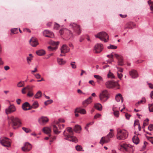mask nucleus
I'll use <instances>...</instances> for the list:
<instances>
[{
  "mask_svg": "<svg viewBox=\"0 0 153 153\" xmlns=\"http://www.w3.org/2000/svg\"><path fill=\"white\" fill-rule=\"evenodd\" d=\"M7 139H8V138L7 137H1L0 138V143H1V144H4V143H10L9 142L6 140Z\"/></svg>",
  "mask_w": 153,
  "mask_h": 153,
  "instance_id": "4be33fe9",
  "label": "nucleus"
},
{
  "mask_svg": "<svg viewBox=\"0 0 153 153\" xmlns=\"http://www.w3.org/2000/svg\"><path fill=\"white\" fill-rule=\"evenodd\" d=\"M81 126L79 125H76L74 128V130L75 132L77 133H79L80 131L81 130Z\"/></svg>",
  "mask_w": 153,
  "mask_h": 153,
  "instance_id": "a878e982",
  "label": "nucleus"
},
{
  "mask_svg": "<svg viewBox=\"0 0 153 153\" xmlns=\"http://www.w3.org/2000/svg\"><path fill=\"white\" fill-rule=\"evenodd\" d=\"M75 63V62H71V66L72 68L73 69H75L76 67V65L74 64Z\"/></svg>",
  "mask_w": 153,
  "mask_h": 153,
  "instance_id": "4d7b16f0",
  "label": "nucleus"
},
{
  "mask_svg": "<svg viewBox=\"0 0 153 153\" xmlns=\"http://www.w3.org/2000/svg\"><path fill=\"white\" fill-rule=\"evenodd\" d=\"M29 105V103L27 102H26L22 104V108L24 111H27V107H28Z\"/></svg>",
  "mask_w": 153,
  "mask_h": 153,
  "instance_id": "c85d7f7f",
  "label": "nucleus"
},
{
  "mask_svg": "<svg viewBox=\"0 0 153 153\" xmlns=\"http://www.w3.org/2000/svg\"><path fill=\"white\" fill-rule=\"evenodd\" d=\"M130 75L132 78H135L138 76V74L136 71L133 70L129 72Z\"/></svg>",
  "mask_w": 153,
  "mask_h": 153,
  "instance_id": "aec40b11",
  "label": "nucleus"
},
{
  "mask_svg": "<svg viewBox=\"0 0 153 153\" xmlns=\"http://www.w3.org/2000/svg\"><path fill=\"white\" fill-rule=\"evenodd\" d=\"M77 151H80L81 149H82V147L79 145H77L75 147Z\"/></svg>",
  "mask_w": 153,
  "mask_h": 153,
  "instance_id": "3c124183",
  "label": "nucleus"
},
{
  "mask_svg": "<svg viewBox=\"0 0 153 153\" xmlns=\"http://www.w3.org/2000/svg\"><path fill=\"white\" fill-rule=\"evenodd\" d=\"M116 100L117 102H120L121 100L122 103L123 102V97L122 95L120 94H118L115 97Z\"/></svg>",
  "mask_w": 153,
  "mask_h": 153,
  "instance_id": "412c9836",
  "label": "nucleus"
},
{
  "mask_svg": "<svg viewBox=\"0 0 153 153\" xmlns=\"http://www.w3.org/2000/svg\"><path fill=\"white\" fill-rule=\"evenodd\" d=\"M70 26L78 35H79L81 33V30L79 25L73 23H71L70 25Z\"/></svg>",
  "mask_w": 153,
  "mask_h": 153,
  "instance_id": "39448f33",
  "label": "nucleus"
},
{
  "mask_svg": "<svg viewBox=\"0 0 153 153\" xmlns=\"http://www.w3.org/2000/svg\"><path fill=\"white\" fill-rule=\"evenodd\" d=\"M56 137L55 136H53L52 137H51L50 138V142L51 143L53 142L56 139Z\"/></svg>",
  "mask_w": 153,
  "mask_h": 153,
  "instance_id": "bf43d9fd",
  "label": "nucleus"
},
{
  "mask_svg": "<svg viewBox=\"0 0 153 153\" xmlns=\"http://www.w3.org/2000/svg\"><path fill=\"white\" fill-rule=\"evenodd\" d=\"M69 141L74 142L76 143L78 141L77 138L75 137L70 135Z\"/></svg>",
  "mask_w": 153,
  "mask_h": 153,
  "instance_id": "473e14b6",
  "label": "nucleus"
},
{
  "mask_svg": "<svg viewBox=\"0 0 153 153\" xmlns=\"http://www.w3.org/2000/svg\"><path fill=\"white\" fill-rule=\"evenodd\" d=\"M43 131L45 134H50L51 132V128L48 127H45L43 129Z\"/></svg>",
  "mask_w": 153,
  "mask_h": 153,
  "instance_id": "393cba45",
  "label": "nucleus"
},
{
  "mask_svg": "<svg viewBox=\"0 0 153 153\" xmlns=\"http://www.w3.org/2000/svg\"><path fill=\"white\" fill-rule=\"evenodd\" d=\"M99 97L100 100L102 102H106L108 99V94L106 90L102 91L100 94Z\"/></svg>",
  "mask_w": 153,
  "mask_h": 153,
  "instance_id": "20e7f679",
  "label": "nucleus"
},
{
  "mask_svg": "<svg viewBox=\"0 0 153 153\" xmlns=\"http://www.w3.org/2000/svg\"><path fill=\"white\" fill-rule=\"evenodd\" d=\"M149 109L150 112H153V104H149Z\"/></svg>",
  "mask_w": 153,
  "mask_h": 153,
  "instance_id": "79ce46f5",
  "label": "nucleus"
},
{
  "mask_svg": "<svg viewBox=\"0 0 153 153\" xmlns=\"http://www.w3.org/2000/svg\"><path fill=\"white\" fill-rule=\"evenodd\" d=\"M125 116L127 119L129 120L130 117H131V115L127 113H126L125 114Z\"/></svg>",
  "mask_w": 153,
  "mask_h": 153,
  "instance_id": "338daca9",
  "label": "nucleus"
},
{
  "mask_svg": "<svg viewBox=\"0 0 153 153\" xmlns=\"http://www.w3.org/2000/svg\"><path fill=\"white\" fill-rule=\"evenodd\" d=\"M53 101L52 100H48L46 101H45L44 102L45 105H47L49 104H51L53 102Z\"/></svg>",
  "mask_w": 153,
  "mask_h": 153,
  "instance_id": "8fccbe9b",
  "label": "nucleus"
},
{
  "mask_svg": "<svg viewBox=\"0 0 153 153\" xmlns=\"http://www.w3.org/2000/svg\"><path fill=\"white\" fill-rule=\"evenodd\" d=\"M64 123L65 122V120L63 119H59V121H54V123L56 124H58L59 123Z\"/></svg>",
  "mask_w": 153,
  "mask_h": 153,
  "instance_id": "ea45409f",
  "label": "nucleus"
},
{
  "mask_svg": "<svg viewBox=\"0 0 153 153\" xmlns=\"http://www.w3.org/2000/svg\"><path fill=\"white\" fill-rule=\"evenodd\" d=\"M118 85L117 82H114L113 81H108L105 83V85L108 88H114Z\"/></svg>",
  "mask_w": 153,
  "mask_h": 153,
  "instance_id": "0eeeda50",
  "label": "nucleus"
},
{
  "mask_svg": "<svg viewBox=\"0 0 153 153\" xmlns=\"http://www.w3.org/2000/svg\"><path fill=\"white\" fill-rule=\"evenodd\" d=\"M36 53L38 55L41 56L45 54V51L43 50H41L36 51Z\"/></svg>",
  "mask_w": 153,
  "mask_h": 153,
  "instance_id": "c756f323",
  "label": "nucleus"
},
{
  "mask_svg": "<svg viewBox=\"0 0 153 153\" xmlns=\"http://www.w3.org/2000/svg\"><path fill=\"white\" fill-rule=\"evenodd\" d=\"M57 61L58 64L61 65H63L66 63V61L63 60L62 59L57 58Z\"/></svg>",
  "mask_w": 153,
  "mask_h": 153,
  "instance_id": "2f4dec72",
  "label": "nucleus"
},
{
  "mask_svg": "<svg viewBox=\"0 0 153 153\" xmlns=\"http://www.w3.org/2000/svg\"><path fill=\"white\" fill-rule=\"evenodd\" d=\"M22 129L26 133H28L31 131V130L30 129L25 127H22Z\"/></svg>",
  "mask_w": 153,
  "mask_h": 153,
  "instance_id": "58836bf2",
  "label": "nucleus"
},
{
  "mask_svg": "<svg viewBox=\"0 0 153 153\" xmlns=\"http://www.w3.org/2000/svg\"><path fill=\"white\" fill-rule=\"evenodd\" d=\"M32 105L33 108L36 109L38 107L39 104L37 101H35L33 102Z\"/></svg>",
  "mask_w": 153,
  "mask_h": 153,
  "instance_id": "f704fd0d",
  "label": "nucleus"
},
{
  "mask_svg": "<svg viewBox=\"0 0 153 153\" xmlns=\"http://www.w3.org/2000/svg\"><path fill=\"white\" fill-rule=\"evenodd\" d=\"M77 112L82 114H85L86 113V111L84 109H81L77 110Z\"/></svg>",
  "mask_w": 153,
  "mask_h": 153,
  "instance_id": "e433bc0d",
  "label": "nucleus"
},
{
  "mask_svg": "<svg viewBox=\"0 0 153 153\" xmlns=\"http://www.w3.org/2000/svg\"><path fill=\"white\" fill-rule=\"evenodd\" d=\"M70 26L78 35H79L81 33V30L79 25L73 23H71L70 25Z\"/></svg>",
  "mask_w": 153,
  "mask_h": 153,
  "instance_id": "423d86ee",
  "label": "nucleus"
},
{
  "mask_svg": "<svg viewBox=\"0 0 153 153\" xmlns=\"http://www.w3.org/2000/svg\"><path fill=\"white\" fill-rule=\"evenodd\" d=\"M32 59V58L31 57H27V61L28 64H30Z\"/></svg>",
  "mask_w": 153,
  "mask_h": 153,
  "instance_id": "603ef678",
  "label": "nucleus"
},
{
  "mask_svg": "<svg viewBox=\"0 0 153 153\" xmlns=\"http://www.w3.org/2000/svg\"><path fill=\"white\" fill-rule=\"evenodd\" d=\"M107 76L108 78L111 79L114 78L115 77L114 74L111 72L110 70H109V72L107 74Z\"/></svg>",
  "mask_w": 153,
  "mask_h": 153,
  "instance_id": "c9c22d12",
  "label": "nucleus"
},
{
  "mask_svg": "<svg viewBox=\"0 0 153 153\" xmlns=\"http://www.w3.org/2000/svg\"><path fill=\"white\" fill-rule=\"evenodd\" d=\"M133 142L136 144H138L140 142V140L138 137L136 136H134L132 138Z\"/></svg>",
  "mask_w": 153,
  "mask_h": 153,
  "instance_id": "5701e85b",
  "label": "nucleus"
},
{
  "mask_svg": "<svg viewBox=\"0 0 153 153\" xmlns=\"http://www.w3.org/2000/svg\"><path fill=\"white\" fill-rule=\"evenodd\" d=\"M26 88L27 90L29 91H32L33 88L34 87V86L33 85L30 86L29 85H28L26 87Z\"/></svg>",
  "mask_w": 153,
  "mask_h": 153,
  "instance_id": "de8ad7c7",
  "label": "nucleus"
},
{
  "mask_svg": "<svg viewBox=\"0 0 153 153\" xmlns=\"http://www.w3.org/2000/svg\"><path fill=\"white\" fill-rule=\"evenodd\" d=\"M43 34L46 37L52 38L54 36L53 33L48 30H45L43 32Z\"/></svg>",
  "mask_w": 153,
  "mask_h": 153,
  "instance_id": "4468645a",
  "label": "nucleus"
},
{
  "mask_svg": "<svg viewBox=\"0 0 153 153\" xmlns=\"http://www.w3.org/2000/svg\"><path fill=\"white\" fill-rule=\"evenodd\" d=\"M114 135L112 132H110L109 134L107 135L110 138H112Z\"/></svg>",
  "mask_w": 153,
  "mask_h": 153,
  "instance_id": "680f3d73",
  "label": "nucleus"
},
{
  "mask_svg": "<svg viewBox=\"0 0 153 153\" xmlns=\"http://www.w3.org/2000/svg\"><path fill=\"white\" fill-rule=\"evenodd\" d=\"M53 129L54 132L56 134H58L60 133L61 131H59L57 127L54 124L53 125Z\"/></svg>",
  "mask_w": 153,
  "mask_h": 153,
  "instance_id": "cd10ccee",
  "label": "nucleus"
},
{
  "mask_svg": "<svg viewBox=\"0 0 153 153\" xmlns=\"http://www.w3.org/2000/svg\"><path fill=\"white\" fill-rule=\"evenodd\" d=\"M110 140V138L107 135L105 137H103L101 138L100 143L102 145L104 143L108 142Z\"/></svg>",
  "mask_w": 153,
  "mask_h": 153,
  "instance_id": "dca6fc26",
  "label": "nucleus"
},
{
  "mask_svg": "<svg viewBox=\"0 0 153 153\" xmlns=\"http://www.w3.org/2000/svg\"><path fill=\"white\" fill-rule=\"evenodd\" d=\"M34 95V94L33 92L31 91H28V93L27 94V97H32Z\"/></svg>",
  "mask_w": 153,
  "mask_h": 153,
  "instance_id": "c03bdc74",
  "label": "nucleus"
},
{
  "mask_svg": "<svg viewBox=\"0 0 153 153\" xmlns=\"http://www.w3.org/2000/svg\"><path fill=\"white\" fill-rule=\"evenodd\" d=\"M94 107L95 108L99 111H101L102 109V105L99 103H97L95 104Z\"/></svg>",
  "mask_w": 153,
  "mask_h": 153,
  "instance_id": "bb28decb",
  "label": "nucleus"
},
{
  "mask_svg": "<svg viewBox=\"0 0 153 153\" xmlns=\"http://www.w3.org/2000/svg\"><path fill=\"white\" fill-rule=\"evenodd\" d=\"M24 85L25 82L24 81H21L17 83V86L19 88H20L23 87Z\"/></svg>",
  "mask_w": 153,
  "mask_h": 153,
  "instance_id": "72a5a7b5",
  "label": "nucleus"
},
{
  "mask_svg": "<svg viewBox=\"0 0 153 153\" xmlns=\"http://www.w3.org/2000/svg\"><path fill=\"white\" fill-rule=\"evenodd\" d=\"M59 27L60 25L59 24L56 23H55V24L53 27L54 29L57 30L59 29Z\"/></svg>",
  "mask_w": 153,
  "mask_h": 153,
  "instance_id": "864d4df0",
  "label": "nucleus"
},
{
  "mask_svg": "<svg viewBox=\"0 0 153 153\" xmlns=\"http://www.w3.org/2000/svg\"><path fill=\"white\" fill-rule=\"evenodd\" d=\"M31 145L28 142H26L24 144V146L22 148V150L24 152L29 151L32 149Z\"/></svg>",
  "mask_w": 153,
  "mask_h": 153,
  "instance_id": "9d476101",
  "label": "nucleus"
},
{
  "mask_svg": "<svg viewBox=\"0 0 153 153\" xmlns=\"http://www.w3.org/2000/svg\"><path fill=\"white\" fill-rule=\"evenodd\" d=\"M140 125L139 123V121L138 120H135L134 124V126H135L136 125Z\"/></svg>",
  "mask_w": 153,
  "mask_h": 153,
  "instance_id": "69168bd1",
  "label": "nucleus"
},
{
  "mask_svg": "<svg viewBox=\"0 0 153 153\" xmlns=\"http://www.w3.org/2000/svg\"><path fill=\"white\" fill-rule=\"evenodd\" d=\"M114 115L116 117H119V113L118 111H114Z\"/></svg>",
  "mask_w": 153,
  "mask_h": 153,
  "instance_id": "5fc2aeb1",
  "label": "nucleus"
},
{
  "mask_svg": "<svg viewBox=\"0 0 153 153\" xmlns=\"http://www.w3.org/2000/svg\"><path fill=\"white\" fill-rule=\"evenodd\" d=\"M146 102V99L145 98H142V100H140V101H138V104H140L141 103L144 102L145 103Z\"/></svg>",
  "mask_w": 153,
  "mask_h": 153,
  "instance_id": "13d9d810",
  "label": "nucleus"
},
{
  "mask_svg": "<svg viewBox=\"0 0 153 153\" xmlns=\"http://www.w3.org/2000/svg\"><path fill=\"white\" fill-rule=\"evenodd\" d=\"M148 129L150 131H153V124H150L148 127Z\"/></svg>",
  "mask_w": 153,
  "mask_h": 153,
  "instance_id": "6e6d98bb",
  "label": "nucleus"
},
{
  "mask_svg": "<svg viewBox=\"0 0 153 153\" xmlns=\"http://www.w3.org/2000/svg\"><path fill=\"white\" fill-rule=\"evenodd\" d=\"M67 131L69 132L70 134H72L73 133V131H72V129L71 127H67Z\"/></svg>",
  "mask_w": 153,
  "mask_h": 153,
  "instance_id": "09e8293b",
  "label": "nucleus"
},
{
  "mask_svg": "<svg viewBox=\"0 0 153 153\" xmlns=\"http://www.w3.org/2000/svg\"><path fill=\"white\" fill-rule=\"evenodd\" d=\"M48 118L46 117H42L39 119V122L40 124H44L48 121Z\"/></svg>",
  "mask_w": 153,
  "mask_h": 153,
  "instance_id": "6ab92c4d",
  "label": "nucleus"
},
{
  "mask_svg": "<svg viewBox=\"0 0 153 153\" xmlns=\"http://www.w3.org/2000/svg\"><path fill=\"white\" fill-rule=\"evenodd\" d=\"M65 130L64 131L63 133V135L65 137H66L65 138V139L66 140L69 141V140H70L69 138H70L71 135L70 134H65Z\"/></svg>",
  "mask_w": 153,
  "mask_h": 153,
  "instance_id": "4c0bfd02",
  "label": "nucleus"
},
{
  "mask_svg": "<svg viewBox=\"0 0 153 153\" xmlns=\"http://www.w3.org/2000/svg\"><path fill=\"white\" fill-rule=\"evenodd\" d=\"M66 29H62L59 31V33L62 35L63 34V33H65L64 30Z\"/></svg>",
  "mask_w": 153,
  "mask_h": 153,
  "instance_id": "052dcab7",
  "label": "nucleus"
},
{
  "mask_svg": "<svg viewBox=\"0 0 153 153\" xmlns=\"http://www.w3.org/2000/svg\"><path fill=\"white\" fill-rule=\"evenodd\" d=\"M4 147H9L10 146V143H4V144H1Z\"/></svg>",
  "mask_w": 153,
  "mask_h": 153,
  "instance_id": "e2e57ef3",
  "label": "nucleus"
},
{
  "mask_svg": "<svg viewBox=\"0 0 153 153\" xmlns=\"http://www.w3.org/2000/svg\"><path fill=\"white\" fill-rule=\"evenodd\" d=\"M16 111V108L13 105H10L9 107L5 109V113L9 114L13 113Z\"/></svg>",
  "mask_w": 153,
  "mask_h": 153,
  "instance_id": "6e6552de",
  "label": "nucleus"
},
{
  "mask_svg": "<svg viewBox=\"0 0 153 153\" xmlns=\"http://www.w3.org/2000/svg\"><path fill=\"white\" fill-rule=\"evenodd\" d=\"M26 89H27V88H26V87H25L24 88H23L22 89V93L23 94H25L26 93V91H25V90Z\"/></svg>",
  "mask_w": 153,
  "mask_h": 153,
  "instance_id": "0e129e2a",
  "label": "nucleus"
},
{
  "mask_svg": "<svg viewBox=\"0 0 153 153\" xmlns=\"http://www.w3.org/2000/svg\"><path fill=\"white\" fill-rule=\"evenodd\" d=\"M92 98L91 97H90L87 99L83 101L82 104L84 107H86L88 104H90L92 102Z\"/></svg>",
  "mask_w": 153,
  "mask_h": 153,
  "instance_id": "a211bd4d",
  "label": "nucleus"
},
{
  "mask_svg": "<svg viewBox=\"0 0 153 153\" xmlns=\"http://www.w3.org/2000/svg\"><path fill=\"white\" fill-rule=\"evenodd\" d=\"M11 32L14 34H17L18 33L17 28H14L11 30Z\"/></svg>",
  "mask_w": 153,
  "mask_h": 153,
  "instance_id": "37998d69",
  "label": "nucleus"
},
{
  "mask_svg": "<svg viewBox=\"0 0 153 153\" xmlns=\"http://www.w3.org/2000/svg\"><path fill=\"white\" fill-rule=\"evenodd\" d=\"M150 7L151 10L153 11V2L151 3ZM152 13H153V12H152Z\"/></svg>",
  "mask_w": 153,
  "mask_h": 153,
  "instance_id": "774afa93",
  "label": "nucleus"
},
{
  "mask_svg": "<svg viewBox=\"0 0 153 153\" xmlns=\"http://www.w3.org/2000/svg\"><path fill=\"white\" fill-rule=\"evenodd\" d=\"M103 48V45L102 44L97 43L94 46L95 53H100L102 50Z\"/></svg>",
  "mask_w": 153,
  "mask_h": 153,
  "instance_id": "1a4fd4ad",
  "label": "nucleus"
},
{
  "mask_svg": "<svg viewBox=\"0 0 153 153\" xmlns=\"http://www.w3.org/2000/svg\"><path fill=\"white\" fill-rule=\"evenodd\" d=\"M64 31L66 34L65 36L66 37L67 39H70L74 37L73 33L70 30L65 29Z\"/></svg>",
  "mask_w": 153,
  "mask_h": 153,
  "instance_id": "f8f14e48",
  "label": "nucleus"
},
{
  "mask_svg": "<svg viewBox=\"0 0 153 153\" xmlns=\"http://www.w3.org/2000/svg\"><path fill=\"white\" fill-rule=\"evenodd\" d=\"M31 45L33 47L36 46L39 44L38 40L34 37H32L29 41Z\"/></svg>",
  "mask_w": 153,
  "mask_h": 153,
  "instance_id": "9b49d317",
  "label": "nucleus"
},
{
  "mask_svg": "<svg viewBox=\"0 0 153 153\" xmlns=\"http://www.w3.org/2000/svg\"><path fill=\"white\" fill-rule=\"evenodd\" d=\"M94 77L97 79V82L99 84L101 82L103 81L102 78L100 76L98 75H94Z\"/></svg>",
  "mask_w": 153,
  "mask_h": 153,
  "instance_id": "b1692460",
  "label": "nucleus"
},
{
  "mask_svg": "<svg viewBox=\"0 0 153 153\" xmlns=\"http://www.w3.org/2000/svg\"><path fill=\"white\" fill-rule=\"evenodd\" d=\"M114 55L116 58L118 60V65L122 66L123 65V59L122 56L116 53H114Z\"/></svg>",
  "mask_w": 153,
  "mask_h": 153,
  "instance_id": "ddd939ff",
  "label": "nucleus"
},
{
  "mask_svg": "<svg viewBox=\"0 0 153 153\" xmlns=\"http://www.w3.org/2000/svg\"><path fill=\"white\" fill-rule=\"evenodd\" d=\"M69 48L66 45H63L61 48V52L62 53H65L68 52Z\"/></svg>",
  "mask_w": 153,
  "mask_h": 153,
  "instance_id": "f3484780",
  "label": "nucleus"
},
{
  "mask_svg": "<svg viewBox=\"0 0 153 153\" xmlns=\"http://www.w3.org/2000/svg\"><path fill=\"white\" fill-rule=\"evenodd\" d=\"M48 48L49 51H53L56 50L57 48V47L56 46L55 47H52L50 46H48Z\"/></svg>",
  "mask_w": 153,
  "mask_h": 153,
  "instance_id": "a19ab883",
  "label": "nucleus"
},
{
  "mask_svg": "<svg viewBox=\"0 0 153 153\" xmlns=\"http://www.w3.org/2000/svg\"><path fill=\"white\" fill-rule=\"evenodd\" d=\"M8 123L11 125L13 129H16L18 128L22 125L20 119L17 117H14L11 116L8 118Z\"/></svg>",
  "mask_w": 153,
  "mask_h": 153,
  "instance_id": "f257e3e1",
  "label": "nucleus"
},
{
  "mask_svg": "<svg viewBox=\"0 0 153 153\" xmlns=\"http://www.w3.org/2000/svg\"><path fill=\"white\" fill-rule=\"evenodd\" d=\"M95 36L96 38H98L101 41H104L105 42H108L109 40V36L108 34L105 32H101Z\"/></svg>",
  "mask_w": 153,
  "mask_h": 153,
  "instance_id": "7ed1b4c3",
  "label": "nucleus"
},
{
  "mask_svg": "<svg viewBox=\"0 0 153 153\" xmlns=\"http://www.w3.org/2000/svg\"><path fill=\"white\" fill-rule=\"evenodd\" d=\"M147 139L149 140L152 144H153V137L146 136Z\"/></svg>",
  "mask_w": 153,
  "mask_h": 153,
  "instance_id": "a18cd8bd",
  "label": "nucleus"
},
{
  "mask_svg": "<svg viewBox=\"0 0 153 153\" xmlns=\"http://www.w3.org/2000/svg\"><path fill=\"white\" fill-rule=\"evenodd\" d=\"M121 149L126 151L128 152L133 150L132 148L131 147V146H129L127 144H123L121 145Z\"/></svg>",
  "mask_w": 153,
  "mask_h": 153,
  "instance_id": "2eb2a0df",
  "label": "nucleus"
},
{
  "mask_svg": "<svg viewBox=\"0 0 153 153\" xmlns=\"http://www.w3.org/2000/svg\"><path fill=\"white\" fill-rule=\"evenodd\" d=\"M42 93L40 91H38L36 94L35 95L34 97L36 99H39L41 97Z\"/></svg>",
  "mask_w": 153,
  "mask_h": 153,
  "instance_id": "7c9ffc66",
  "label": "nucleus"
},
{
  "mask_svg": "<svg viewBox=\"0 0 153 153\" xmlns=\"http://www.w3.org/2000/svg\"><path fill=\"white\" fill-rule=\"evenodd\" d=\"M128 133L124 130H118L117 134V138L119 140H124L128 137Z\"/></svg>",
  "mask_w": 153,
  "mask_h": 153,
  "instance_id": "f03ea898",
  "label": "nucleus"
},
{
  "mask_svg": "<svg viewBox=\"0 0 153 153\" xmlns=\"http://www.w3.org/2000/svg\"><path fill=\"white\" fill-rule=\"evenodd\" d=\"M117 46H114V45H110V46H108L107 48L108 49H115L117 48Z\"/></svg>",
  "mask_w": 153,
  "mask_h": 153,
  "instance_id": "49530a36",
  "label": "nucleus"
}]
</instances>
